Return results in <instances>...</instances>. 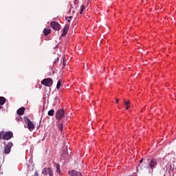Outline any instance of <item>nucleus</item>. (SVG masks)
Returning <instances> with one entry per match:
<instances>
[{"mask_svg": "<svg viewBox=\"0 0 176 176\" xmlns=\"http://www.w3.org/2000/svg\"><path fill=\"white\" fill-rule=\"evenodd\" d=\"M10 138H13V133L12 131H1L0 132V140H10Z\"/></svg>", "mask_w": 176, "mask_h": 176, "instance_id": "obj_1", "label": "nucleus"}, {"mask_svg": "<svg viewBox=\"0 0 176 176\" xmlns=\"http://www.w3.org/2000/svg\"><path fill=\"white\" fill-rule=\"evenodd\" d=\"M65 116V111L64 109H59L56 111L55 118L57 120H61Z\"/></svg>", "mask_w": 176, "mask_h": 176, "instance_id": "obj_2", "label": "nucleus"}, {"mask_svg": "<svg viewBox=\"0 0 176 176\" xmlns=\"http://www.w3.org/2000/svg\"><path fill=\"white\" fill-rule=\"evenodd\" d=\"M41 85L47 87H50L53 85V80L50 78H45L41 81Z\"/></svg>", "mask_w": 176, "mask_h": 176, "instance_id": "obj_3", "label": "nucleus"}, {"mask_svg": "<svg viewBox=\"0 0 176 176\" xmlns=\"http://www.w3.org/2000/svg\"><path fill=\"white\" fill-rule=\"evenodd\" d=\"M43 175L54 176L53 169L52 168H45L42 170Z\"/></svg>", "mask_w": 176, "mask_h": 176, "instance_id": "obj_4", "label": "nucleus"}, {"mask_svg": "<svg viewBox=\"0 0 176 176\" xmlns=\"http://www.w3.org/2000/svg\"><path fill=\"white\" fill-rule=\"evenodd\" d=\"M12 146H13V143L12 142H8L4 148V153H6V155H9V153H10Z\"/></svg>", "mask_w": 176, "mask_h": 176, "instance_id": "obj_5", "label": "nucleus"}, {"mask_svg": "<svg viewBox=\"0 0 176 176\" xmlns=\"http://www.w3.org/2000/svg\"><path fill=\"white\" fill-rule=\"evenodd\" d=\"M50 25L51 28H52V30H54V31H59L60 25L58 22L52 21L50 23Z\"/></svg>", "mask_w": 176, "mask_h": 176, "instance_id": "obj_6", "label": "nucleus"}, {"mask_svg": "<svg viewBox=\"0 0 176 176\" xmlns=\"http://www.w3.org/2000/svg\"><path fill=\"white\" fill-rule=\"evenodd\" d=\"M26 120L28 122V129L30 130V131H32L34 129H35V124H34L31 120H30L28 118H26Z\"/></svg>", "mask_w": 176, "mask_h": 176, "instance_id": "obj_7", "label": "nucleus"}, {"mask_svg": "<svg viewBox=\"0 0 176 176\" xmlns=\"http://www.w3.org/2000/svg\"><path fill=\"white\" fill-rule=\"evenodd\" d=\"M148 166L151 168H155V167L157 166V160L156 159L152 158Z\"/></svg>", "mask_w": 176, "mask_h": 176, "instance_id": "obj_8", "label": "nucleus"}, {"mask_svg": "<svg viewBox=\"0 0 176 176\" xmlns=\"http://www.w3.org/2000/svg\"><path fill=\"white\" fill-rule=\"evenodd\" d=\"M68 174L69 176H82V173L80 172L74 170H69Z\"/></svg>", "mask_w": 176, "mask_h": 176, "instance_id": "obj_9", "label": "nucleus"}, {"mask_svg": "<svg viewBox=\"0 0 176 176\" xmlns=\"http://www.w3.org/2000/svg\"><path fill=\"white\" fill-rule=\"evenodd\" d=\"M68 30H69V25H65V26L63 28V34L60 35V36H65V35L68 34Z\"/></svg>", "mask_w": 176, "mask_h": 176, "instance_id": "obj_10", "label": "nucleus"}, {"mask_svg": "<svg viewBox=\"0 0 176 176\" xmlns=\"http://www.w3.org/2000/svg\"><path fill=\"white\" fill-rule=\"evenodd\" d=\"M25 111V108L24 107H21L19 108L17 111L16 113L17 115H19V116H23V115H24V112Z\"/></svg>", "mask_w": 176, "mask_h": 176, "instance_id": "obj_11", "label": "nucleus"}, {"mask_svg": "<svg viewBox=\"0 0 176 176\" xmlns=\"http://www.w3.org/2000/svg\"><path fill=\"white\" fill-rule=\"evenodd\" d=\"M51 31H52V30H50L49 28H45L43 30L44 35H45V36H47V34H50Z\"/></svg>", "mask_w": 176, "mask_h": 176, "instance_id": "obj_12", "label": "nucleus"}, {"mask_svg": "<svg viewBox=\"0 0 176 176\" xmlns=\"http://www.w3.org/2000/svg\"><path fill=\"white\" fill-rule=\"evenodd\" d=\"M6 102V99L2 96H0V105H3Z\"/></svg>", "mask_w": 176, "mask_h": 176, "instance_id": "obj_13", "label": "nucleus"}, {"mask_svg": "<svg viewBox=\"0 0 176 176\" xmlns=\"http://www.w3.org/2000/svg\"><path fill=\"white\" fill-rule=\"evenodd\" d=\"M170 168H172L173 171H174V170H176V161H173L172 164H170Z\"/></svg>", "mask_w": 176, "mask_h": 176, "instance_id": "obj_14", "label": "nucleus"}, {"mask_svg": "<svg viewBox=\"0 0 176 176\" xmlns=\"http://www.w3.org/2000/svg\"><path fill=\"white\" fill-rule=\"evenodd\" d=\"M56 173H58V174H61V170L60 169V164H56Z\"/></svg>", "mask_w": 176, "mask_h": 176, "instance_id": "obj_15", "label": "nucleus"}, {"mask_svg": "<svg viewBox=\"0 0 176 176\" xmlns=\"http://www.w3.org/2000/svg\"><path fill=\"white\" fill-rule=\"evenodd\" d=\"M65 65H67V60L65 59V57L63 59V65H62V69H64L65 67Z\"/></svg>", "mask_w": 176, "mask_h": 176, "instance_id": "obj_16", "label": "nucleus"}, {"mask_svg": "<svg viewBox=\"0 0 176 176\" xmlns=\"http://www.w3.org/2000/svg\"><path fill=\"white\" fill-rule=\"evenodd\" d=\"M48 116H54V109H51L47 112Z\"/></svg>", "mask_w": 176, "mask_h": 176, "instance_id": "obj_17", "label": "nucleus"}, {"mask_svg": "<svg viewBox=\"0 0 176 176\" xmlns=\"http://www.w3.org/2000/svg\"><path fill=\"white\" fill-rule=\"evenodd\" d=\"M58 129L60 130V133L63 132V130H64V125L63 124H59L58 125Z\"/></svg>", "mask_w": 176, "mask_h": 176, "instance_id": "obj_18", "label": "nucleus"}, {"mask_svg": "<svg viewBox=\"0 0 176 176\" xmlns=\"http://www.w3.org/2000/svg\"><path fill=\"white\" fill-rule=\"evenodd\" d=\"M61 87V80H59L57 82L56 89H60Z\"/></svg>", "mask_w": 176, "mask_h": 176, "instance_id": "obj_19", "label": "nucleus"}, {"mask_svg": "<svg viewBox=\"0 0 176 176\" xmlns=\"http://www.w3.org/2000/svg\"><path fill=\"white\" fill-rule=\"evenodd\" d=\"M83 10H85V6H81V9H80V14H82L83 13Z\"/></svg>", "mask_w": 176, "mask_h": 176, "instance_id": "obj_20", "label": "nucleus"}, {"mask_svg": "<svg viewBox=\"0 0 176 176\" xmlns=\"http://www.w3.org/2000/svg\"><path fill=\"white\" fill-rule=\"evenodd\" d=\"M65 19L66 20H67L68 22H69V20H72V16H66Z\"/></svg>", "mask_w": 176, "mask_h": 176, "instance_id": "obj_21", "label": "nucleus"}, {"mask_svg": "<svg viewBox=\"0 0 176 176\" xmlns=\"http://www.w3.org/2000/svg\"><path fill=\"white\" fill-rule=\"evenodd\" d=\"M124 104V105H129L130 104V100H128V101L125 100Z\"/></svg>", "mask_w": 176, "mask_h": 176, "instance_id": "obj_22", "label": "nucleus"}, {"mask_svg": "<svg viewBox=\"0 0 176 176\" xmlns=\"http://www.w3.org/2000/svg\"><path fill=\"white\" fill-rule=\"evenodd\" d=\"M58 60H59V58H56L55 59V60H54V63H58Z\"/></svg>", "mask_w": 176, "mask_h": 176, "instance_id": "obj_23", "label": "nucleus"}, {"mask_svg": "<svg viewBox=\"0 0 176 176\" xmlns=\"http://www.w3.org/2000/svg\"><path fill=\"white\" fill-rule=\"evenodd\" d=\"M126 109L127 110V109H130V106H129V104L128 105H126Z\"/></svg>", "mask_w": 176, "mask_h": 176, "instance_id": "obj_24", "label": "nucleus"}, {"mask_svg": "<svg viewBox=\"0 0 176 176\" xmlns=\"http://www.w3.org/2000/svg\"><path fill=\"white\" fill-rule=\"evenodd\" d=\"M34 175L38 176V175H39V173H38V172H35Z\"/></svg>", "mask_w": 176, "mask_h": 176, "instance_id": "obj_25", "label": "nucleus"}, {"mask_svg": "<svg viewBox=\"0 0 176 176\" xmlns=\"http://www.w3.org/2000/svg\"><path fill=\"white\" fill-rule=\"evenodd\" d=\"M142 162H144V159H141V160H140V163H142Z\"/></svg>", "mask_w": 176, "mask_h": 176, "instance_id": "obj_26", "label": "nucleus"}, {"mask_svg": "<svg viewBox=\"0 0 176 176\" xmlns=\"http://www.w3.org/2000/svg\"><path fill=\"white\" fill-rule=\"evenodd\" d=\"M119 102V99H116V104Z\"/></svg>", "mask_w": 176, "mask_h": 176, "instance_id": "obj_27", "label": "nucleus"}, {"mask_svg": "<svg viewBox=\"0 0 176 176\" xmlns=\"http://www.w3.org/2000/svg\"><path fill=\"white\" fill-rule=\"evenodd\" d=\"M58 98V97H55V100H57V99Z\"/></svg>", "mask_w": 176, "mask_h": 176, "instance_id": "obj_28", "label": "nucleus"}, {"mask_svg": "<svg viewBox=\"0 0 176 176\" xmlns=\"http://www.w3.org/2000/svg\"><path fill=\"white\" fill-rule=\"evenodd\" d=\"M0 109H2V106L0 105Z\"/></svg>", "mask_w": 176, "mask_h": 176, "instance_id": "obj_29", "label": "nucleus"}]
</instances>
